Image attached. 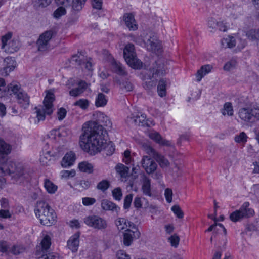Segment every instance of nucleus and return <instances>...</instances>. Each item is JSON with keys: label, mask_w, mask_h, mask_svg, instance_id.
Returning a JSON list of instances; mask_svg holds the SVG:
<instances>
[{"label": "nucleus", "mask_w": 259, "mask_h": 259, "mask_svg": "<svg viewBox=\"0 0 259 259\" xmlns=\"http://www.w3.org/2000/svg\"><path fill=\"white\" fill-rule=\"evenodd\" d=\"M103 126L96 121H89L82 126L80 145L84 150L94 153L104 150L106 155H112L115 151L111 142L107 143L103 139Z\"/></svg>", "instance_id": "nucleus-1"}, {"label": "nucleus", "mask_w": 259, "mask_h": 259, "mask_svg": "<svg viewBox=\"0 0 259 259\" xmlns=\"http://www.w3.org/2000/svg\"><path fill=\"white\" fill-rule=\"evenodd\" d=\"M167 73V67L161 60L156 61L149 69L142 73V78L144 81L143 87L150 91L156 85L157 78Z\"/></svg>", "instance_id": "nucleus-2"}, {"label": "nucleus", "mask_w": 259, "mask_h": 259, "mask_svg": "<svg viewBox=\"0 0 259 259\" xmlns=\"http://www.w3.org/2000/svg\"><path fill=\"white\" fill-rule=\"evenodd\" d=\"M35 213L41 224L44 225L49 226L56 221V213L46 202L42 201L37 202Z\"/></svg>", "instance_id": "nucleus-3"}, {"label": "nucleus", "mask_w": 259, "mask_h": 259, "mask_svg": "<svg viewBox=\"0 0 259 259\" xmlns=\"http://www.w3.org/2000/svg\"><path fill=\"white\" fill-rule=\"evenodd\" d=\"M54 100V94L52 92H48L44 100V106L42 108L40 109L35 107V109L36 110V117L38 122L45 120L46 114L51 115L53 113L54 110L53 102Z\"/></svg>", "instance_id": "nucleus-4"}, {"label": "nucleus", "mask_w": 259, "mask_h": 259, "mask_svg": "<svg viewBox=\"0 0 259 259\" xmlns=\"http://www.w3.org/2000/svg\"><path fill=\"white\" fill-rule=\"evenodd\" d=\"M23 174L24 168L21 163L9 161L0 165V176L13 175V177L20 178Z\"/></svg>", "instance_id": "nucleus-5"}, {"label": "nucleus", "mask_w": 259, "mask_h": 259, "mask_svg": "<svg viewBox=\"0 0 259 259\" xmlns=\"http://www.w3.org/2000/svg\"><path fill=\"white\" fill-rule=\"evenodd\" d=\"M123 55L125 60L131 67L140 69L142 67V62L136 57L133 44L129 43L125 46L123 50Z\"/></svg>", "instance_id": "nucleus-6"}, {"label": "nucleus", "mask_w": 259, "mask_h": 259, "mask_svg": "<svg viewBox=\"0 0 259 259\" xmlns=\"http://www.w3.org/2000/svg\"><path fill=\"white\" fill-rule=\"evenodd\" d=\"M249 203L244 202L239 209L236 210L230 214V219L233 222L241 221L242 219L252 217L254 213L253 209L249 208Z\"/></svg>", "instance_id": "nucleus-7"}, {"label": "nucleus", "mask_w": 259, "mask_h": 259, "mask_svg": "<svg viewBox=\"0 0 259 259\" xmlns=\"http://www.w3.org/2000/svg\"><path fill=\"white\" fill-rule=\"evenodd\" d=\"M84 223L96 230H103L107 227V221L98 215H92L84 218Z\"/></svg>", "instance_id": "nucleus-8"}, {"label": "nucleus", "mask_w": 259, "mask_h": 259, "mask_svg": "<svg viewBox=\"0 0 259 259\" xmlns=\"http://www.w3.org/2000/svg\"><path fill=\"white\" fill-rule=\"evenodd\" d=\"M145 150L147 154L152 156L158 163L162 168L167 167L170 165L168 160L151 146H146Z\"/></svg>", "instance_id": "nucleus-9"}, {"label": "nucleus", "mask_w": 259, "mask_h": 259, "mask_svg": "<svg viewBox=\"0 0 259 259\" xmlns=\"http://www.w3.org/2000/svg\"><path fill=\"white\" fill-rule=\"evenodd\" d=\"M53 35V31L48 30L44 32L39 36L36 42L39 51L45 52L49 50L50 48V41Z\"/></svg>", "instance_id": "nucleus-10"}, {"label": "nucleus", "mask_w": 259, "mask_h": 259, "mask_svg": "<svg viewBox=\"0 0 259 259\" xmlns=\"http://www.w3.org/2000/svg\"><path fill=\"white\" fill-rule=\"evenodd\" d=\"M130 228L127 229L123 234V243L125 245L128 246L131 245L134 239H138L140 237L141 233L134 223H131Z\"/></svg>", "instance_id": "nucleus-11"}, {"label": "nucleus", "mask_w": 259, "mask_h": 259, "mask_svg": "<svg viewBox=\"0 0 259 259\" xmlns=\"http://www.w3.org/2000/svg\"><path fill=\"white\" fill-rule=\"evenodd\" d=\"M145 44L147 49L155 53L161 52V45L158 40L157 35L152 32H150L145 39Z\"/></svg>", "instance_id": "nucleus-12"}, {"label": "nucleus", "mask_w": 259, "mask_h": 259, "mask_svg": "<svg viewBox=\"0 0 259 259\" xmlns=\"http://www.w3.org/2000/svg\"><path fill=\"white\" fill-rule=\"evenodd\" d=\"M142 167L148 174H153L157 168L156 162L148 156H143L141 161Z\"/></svg>", "instance_id": "nucleus-13"}, {"label": "nucleus", "mask_w": 259, "mask_h": 259, "mask_svg": "<svg viewBox=\"0 0 259 259\" xmlns=\"http://www.w3.org/2000/svg\"><path fill=\"white\" fill-rule=\"evenodd\" d=\"M254 107L252 108H241L238 112L239 118L245 122H251L253 121L256 118L254 115Z\"/></svg>", "instance_id": "nucleus-14"}, {"label": "nucleus", "mask_w": 259, "mask_h": 259, "mask_svg": "<svg viewBox=\"0 0 259 259\" xmlns=\"http://www.w3.org/2000/svg\"><path fill=\"white\" fill-rule=\"evenodd\" d=\"M122 20L130 31H135L138 29V25L132 13H125L122 17Z\"/></svg>", "instance_id": "nucleus-15"}, {"label": "nucleus", "mask_w": 259, "mask_h": 259, "mask_svg": "<svg viewBox=\"0 0 259 259\" xmlns=\"http://www.w3.org/2000/svg\"><path fill=\"white\" fill-rule=\"evenodd\" d=\"M146 115L139 112H135L127 117V121L129 123L144 125L146 124Z\"/></svg>", "instance_id": "nucleus-16"}, {"label": "nucleus", "mask_w": 259, "mask_h": 259, "mask_svg": "<svg viewBox=\"0 0 259 259\" xmlns=\"http://www.w3.org/2000/svg\"><path fill=\"white\" fill-rule=\"evenodd\" d=\"M148 137L160 145L165 146H171V142L169 141L164 139L160 134L157 132L152 131L149 132L148 134Z\"/></svg>", "instance_id": "nucleus-17"}, {"label": "nucleus", "mask_w": 259, "mask_h": 259, "mask_svg": "<svg viewBox=\"0 0 259 259\" xmlns=\"http://www.w3.org/2000/svg\"><path fill=\"white\" fill-rule=\"evenodd\" d=\"M88 84L83 80L78 83V87L74 88L69 91V95L71 96L77 97L82 94L87 89Z\"/></svg>", "instance_id": "nucleus-18"}, {"label": "nucleus", "mask_w": 259, "mask_h": 259, "mask_svg": "<svg viewBox=\"0 0 259 259\" xmlns=\"http://www.w3.org/2000/svg\"><path fill=\"white\" fill-rule=\"evenodd\" d=\"M79 244V233H76L72 236L67 242L68 248L72 252H75L77 251Z\"/></svg>", "instance_id": "nucleus-19"}, {"label": "nucleus", "mask_w": 259, "mask_h": 259, "mask_svg": "<svg viewBox=\"0 0 259 259\" xmlns=\"http://www.w3.org/2000/svg\"><path fill=\"white\" fill-rule=\"evenodd\" d=\"M101 207L104 210L111 211L113 212H115L117 214H118L120 210V208L115 203L107 199H104L102 201Z\"/></svg>", "instance_id": "nucleus-20"}, {"label": "nucleus", "mask_w": 259, "mask_h": 259, "mask_svg": "<svg viewBox=\"0 0 259 259\" xmlns=\"http://www.w3.org/2000/svg\"><path fill=\"white\" fill-rule=\"evenodd\" d=\"M112 69L113 71L120 76H126L127 75V72L125 67L119 62L114 60L112 62Z\"/></svg>", "instance_id": "nucleus-21"}, {"label": "nucleus", "mask_w": 259, "mask_h": 259, "mask_svg": "<svg viewBox=\"0 0 259 259\" xmlns=\"http://www.w3.org/2000/svg\"><path fill=\"white\" fill-rule=\"evenodd\" d=\"M11 151V145L0 139V162L4 160L5 156L10 153Z\"/></svg>", "instance_id": "nucleus-22"}, {"label": "nucleus", "mask_w": 259, "mask_h": 259, "mask_svg": "<svg viewBox=\"0 0 259 259\" xmlns=\"http://www.w3.org/2000/svg\"><path fill=\"white\" fill-rule=\"evenodd\" d=\"M16 98L17 99L18 103L21 107L26 108L29 105V97L28 96L27 93L23 91L19 92L17 94Z\"/></svg>", "instance_id": "nucleus-23"}, {"label": "nucleus", "mask_w": 259, "mask_h": 259, "mask_svg": "<svg viewBox=\"0 0 259 259\" xmlns=\"http://www.w3.org/2000/svg\"><path fill=\"white\" fill-rule=\"evenodd\" d=\"M142 190L143 193L148 196H152L151 188V180L145 175L143 176V183L142 185Z\"/></svg>", "instance_id": "nucleus-24"}, {"label": "nucleus", "mask_w": 259, "mask_h": 259, "mask_svg": "<svg viewBox=\"0 0 259 259\" xmlns=\"http://www.w3.org/2000/svg\"><path fill=\"white\" fill-rule=\"evenodd\" d=\"M75 160V154L70 151L67 153L61 161V165L64 167L71 166Z\"/></svg>", "instance_id": "nucleus-25"}, {"label": "nucleus", "mask_w": 259, "mask_h": 259, "mask_svg": "<svg viewBox=\"0 0 259 259\" xmlns=\"http://www.w3.org/2000/svg\"><path fill=\"white\" fill-rule=\"evenodd\" d=\"M115 224L118 230L121 231L127 229L128 227L130 228V225L133 222L128 221L126 219L124 218H118L115 220Z\"/></svg>", "instance_id": "nucleus-26"}, {"label": "nucleus", "mask_w": 259, "mask_h": 259, "mask_svg": "<svg viewBox=\"0 0 259 259\" xmlns=\"http://www.w3.org/2000/svg\"><path fill=\"white\" fill-rule=\"evenodd\" d=\"M212 69V67L210 65L202 66L201 68L197 71L196 74L197 80L200 81L204 75L211 71Z\"/></svg>", "instance_id": "nucleus-27"}, {"label": "nucleus", "mask_w": 259, "mask_h": 259, "mask_svg": "<svg viewBox=\"0 0 259 259\" xmlns=\"http://www.w3.org/2000/svg\"><path fill=\"white\" fill-rule=\"evenodd\" d=\"M52 0H33L32 5L36 10H40L48 6Z\"/></svg>", "instance_id": "nucleus-28"}, {"label": "nucleus", "mask_w": 259, "mask_h": 259, "mask_svg": "<svg viewBox=\"0 0 259 259\" xmlns=\"http://www.w3.org/2000/svg\"><path fill=\"white\" fill-rule=\"evenodd\" d=\"M107 99L106 96L102 93L97 95L95 100V106L97 107H104L107 103Z\"/></svg>", "instance_id": "nucleus-29"}, {"label": "nucleus", "mask_w": 259, "mask_h": 259, "mask_svg": "<svg viewBox=\"0 0 259 259\" xmlns=\"http://www.w3.org/2000/svg\"><path fill=\"white\" fill-rule=\"evenodd\" d=\"M221 111L224 116H233L234 111L232 103L230 102L225 103L223 106V109H221Z\"/></svg>", "instance_id": "nucleus-30"}, {"label": "nucleus", "mask_w": 259, "mask_h": 259, "mask_svg": "<svg viewBox=\"0 0 259 259\" xmlns=\"http://www.w3.org/2000/svg\"><path fill=\"white\" fill-rule=\"evenodd\" d=\"M120 89L125 92H131L134 89L133 83L128 79L119 83Z\"/></svg>", "instance_id": "nucleus-31"}, {"label": "nucleus", "mask_w": 259, "mask_h": 259, "mask_svg": "<svg viewBox=\"0 0 259 259\" xmlns=\"http://www.w3.org/2000/svg\"><path fill=\"white\" fill-rule=\"evenodd\" d=\"M78 168L81 171L88 174L92 173L93 171L92 164L86 161L80 162L78 165Z\"/></svg>", "instance_id": "nucleus-32"}, {"label": "nucleus", "mask_w": 259, "mask_h": 259, "mask_svg": "<svg viewBox=\"0 0 259 259\" xmlns=\"http://www.w3.org/2000/svg\"><path fill=\"white\" fill-rule=\"evenodd\" d=\"M166 81L164 79L159 80L157 86V92L159 96L163 97L166 95Z\"/></svg>", "instance_id": "nucleus-33"}, {"label": "nucleus", "mask_w": 259, "mask_h": 259, "mask_svg": "<svg viewBox=\"0 0 259 259\" xmlns=\"http://www.w3.org/2000/svg\"><path fill=\"white\" fill-rule=\"evenodd\" d=\"M116 170L122 178H126L128 176L130 168L122 164H118L116 166Z\"/></svg>", "instance_id": "nucleus-34"}, {"label": "nucleus", "mask_w": 259, "mask_h": 259, "mask_svg": "<svg viewBox=\"0 0 259 259\" xmlns=\"http://www.w3.org/2000/svg\"><path fill=\"white\" fill-rule=\"evenodd\" d=\"M222 45L224 48H231L236 45V42L233 37L228 36L227 38H223L221 41Z\"/></svg>", "instance_id": "nucleus-35"}, {"label": "nucleus", "mask_w": 259, "mask_h": 259, "mask_svg": "<svg viewBox=\"0 0 259 259\" xmlns=\"http://www.w3.org/2000/svg\"><path fill=\"white\" fill-rule=\"evenodd\" d=\"M44 186L47 192L51 194L54 193L57 189V186L48 179L45 180Z\"/></svg>", "instance_id": "nucleus-36"}, {"label": "nucleus", "mask_w": 259, "mask_h": 259, "mask_svg": "<svg viewBox=\"0 0 259 259\" xmlns=\"http://www.w3.org/2000/svg\"><path fill=\"white\" fill-rule=\"evenodd\" d=\"M85 57L81 53H78L72 56L71 62L74 63L75 65L81 66L84 61Z\"/></svg>", "instance_id": "nucleus-37"}, {"label": "nucleus", "mask_w": 259, "mask_h": 259, "mask_svg": "<svg viewBox=\"0 0 259 259\" xmlns=\"http://www.w3.org/2000/svg\"><path fill=\"white\" fill-rule=\"evenodd\" d=\"M90 105L89 101L87 99H80L73 104L74 106H78L82 110H86L88 108Z\"/></svg>", "instance_id": "nucleus-38"}, {"label": "nucleus", "mask_w": 259, "mask_h": 259, "mask_svg": "<svg viewBox=\"0 0 259 259\" xmlns=\"http://www.w3.org/2000/svg\"><path fill=\"white\" fill-rule=\"evenodd\" d=\"M246 36L251 40H259V29H251L247 32Z\"/></svg>", "instance_id": "nucleus-39"}, {"label": "nucleus", "mask_w": 259, "mask_h": 259, "mask_svg": "<svg viewBox=\"0 0 259 259\" xmlns=\"http://www.w3.org/2000/svg\"><path fill=\"white\" fill-rule=\"evenodd\" d=\"M51 245V238L48 235L44 237L41 242L42 251H47Z\"/></svg>", "instance_id": "nucleus-40"}, {"label": "nucleus", "mask_w": 259, "mask_h": 259, "mask_svg": "<svg viewBox=\"0 0 259 259\" xmlns=\"http://www.w3.org/2000/svg\"><path fill=\"white\" fill-rule=\"evenodd\" d=\"M247 136L244 132H241L239 135H237L234 137L235 141L237 143L244 144L246 142Z\"/></svg>", "instance_id": "nucleus-41"}, {"label": "nucleus", "mask_w": 259, "mask_h": 259, "mask_svg": "<svg viewBox=\"0 0 259 259\" xmlns=\"http://www.w3.org/2000/svg\"><path fill=\"white\" fill-rule=\"evenodd\" d=\"M25 250V248L23 246L20 245H15L12 247L10 251L14 255H18L24 252Z\"/></svg>", "instance_id": "nucleus-42"}, {"label": "nucleus", "mask_w": 259, "mask_h": 259, "mask_svg": "<svg viewBox=\"0 0 259 259\" xmlns=\"http://www.w3.org/2000/svg\"><path fill=\"white\" fill-rule=\"evenodd\" d=\"M110 185L109 181L106 180H104L98 184L97 188L104 192L110 187Z\"/></svg>", "instance_id": "nucleus-43"}, {"label": "nucleus", "mask_w": 259, "mask_h": 259, "mask_svg": "<svg viewBox=\"0 0 259 259\" xmlns=\"http://www.w3.org/2000/svg\"><path fill=\"white\" fill-rule=\"evenodd\" d=\"M50 153V151H47L45 154L40 156V162L42 165H46L48 164L49 161L51 160V155Z\"/></svg>", "instance_id": "nucleus-44"}, {"label": "nucleus", "mask_w": 259, "mask_h": 259, "mask_svg": "<svg viewBox=\"0 0 259 259\" xmlns=\"http://www.w3.org/2000/svg\"><path fill=\"white\" fill-rule=\"evenodd\" d=\"M99 120L103 124V126L107 127H111L112 126V123L109 117L103 114L100 117Z\"/></svg>", "instance_id": "nucleus-45"}, {"label": "nucleus", "mask_w": 259, "mask_h": 259, "mask_svg": "<svg viewBox=\"0 0 259 259\" xmlns=\"http://www.w3.org/2000/svg\"><path fill=\"white\" fill-rule=\"evenodd\" d=\"M8 88V91L12 92L16 96H17V94L19 92L22 91L18 85L13 83H11L9 84Z\"/></svg>", "instance_id": "nucleus-46"}, {"label": "nucleus", "mask_w": 259, "mask_h": 259, "mask_svg": "<svg viewBox=\"0 0 259 259\" xmlns=\"http://www.w3.org/2000/svg\"><path fill=\"white\" fill-rule=\"evenodd\" d=\"M171 210L178 218L182 219L184 217V213L179 205L173 206L171 207Z\"/></svg>", "instance_id": "nucleus-47"}, {"label": "nucleus", "mask_w": 259, "mask_h": 259, "mask_svg": "<svg viewBox=\"0 0 259 259\" xmlns=\"http://www.w3.org/2000/svg\"><path fill=\"white\" fill-rule=\"evenodd\" d=\"M112 195L114 198L117 200H120L122 196V191L120 188L118 187L114 189L112 192Z\"/></svg>", "instance_id": "nucleus-48"}, {"label": "nucleus", "mask_w": 259, "mask_h": 259, "mask_svg": "<svg viewBox=\"0 0 259 259\" xmlns=\"http://www.w3.org/2000/svg\"><path fill=\"white\" fill-rule=\"evenodd\" d=\"M168 240L170 242L171 245L176 248L179 245L180 238L178 235L175 234L174 235H171L168 238Z\"/></svg>", "instance_id": "nucleus-49"}, {"label": "nucleus", "mask_w": 259, "mask_h": 259, "mask_svg": "<svg viewBox=\"0 0 259 259\" xmlns=\"http://www.w3.org/2000/svg\"><path fill=\"white\" fill-rule=\"evenodd\" d=\"M66 10L63 7H60L57 9L54 12V17L56 18H59L62 16L66 14Z\"/></svg>", "instance_id": "nucleus-50"}, {"label": "nucleus", "mask_w": 259, "mask_h": 259, "mask_svg": "<svg viewBox=\"0 0 259 259\" xmlns=\"http://www.w3.org/2000/svg\"><path fill=\"white\" fill-rule=\"evenodd\" d=\"M236 64V61L235 59H232L225 64L224 69L225 70L229 71L232 68H234Z\"/></svg>", "instance_id": "nucleus-51"}, {"label": "nucleus", "mask_w": 259, "mask_h": 259, "mask_svg": "<svg viewBox=\"0 0 259 259\" xmlns=\"http://www.w3.org/2000/svg\"><path fill=\"white\" fill-rule=\"evenodd\" d=\"M75 171L73 169L71 170H62L61 172V177L63 178H72L75 176Z\"/></svg>", "instance_id": "nucleus-52"}, {"label": "nucleus", "mask_w": 259, "mask_h": 259, "mask_svg": "<svg viewBox=\"0 0 259 259\" xmlns=\"http://www.w3.org/2000/svg\"><path fill=\"white\" fill-rule=\"evenodd\" d=\"M133 200V194L126 195L124 200V208L127 209L130 207Z\"/></svg>", "instance_id": "nucleus-53"}, {"label": "nucleus", "mask_w": 259, "mask_h": 259, "mask_svg": "<svg viewBox=\"0 0 259 259\" xmlns=\"http://www.w3.org/2000/svg\"><path fill=\"white\" fill-rule=\"evenodd\" d=\"M83 4L84 3L80 0H73L72 8L74 10L79 11L82 9V6Z\"/></svg>", "instance_id": "nucleus-54"}, {"label": "nucleus", "mask_w": 259, "mask_h": 259, "mask_svg": "<svg viewBox=\"0 0 259 259\" xmlns=\"http://www.w3.org/2000/svg\"><path fill=\"white\" fill-rule=\"evenodd\" d=\"M82 68H84L85 69H87L88 70H92L93 69L92 68V63L91 62V59L89 58V60H88L86 58H84V61L82 64Z\"/></svg>", "instance_id": "nucleus-55"}, {"label": "nucleus", "mask_w": 259, "mask_h": 259, "mask_svg": "<svg viewBox=\"0 0 259 259\" xmlns=\"http://www.w3.org/2000/svg\"><path fill=\"white\" fill-rule=\"evenodd\" d=\"M96 202V199L94 198L84 197L82 198V203L85 206H89L94 204Z\"/></svg>", "instance_id": "nucleus-56"}, {"label": "nucleus", "mask_w": 259, "mask_h": 259, "mask_svg": "<svg viewBox=\"0 0 259 259\" xmlns=\"http://www.w3.org/2000/svg\"><path fill=\"white\" fill-rule=\"evenodd\" d=\"M164 195L165 199L168 203H170L172 201V191L171 189L166 188L165 190Z\"/></svg>", "instance_id": "nucleus-57"}, {"label": "nucleus", "mask_w": 259, "mask_h": 259, "mask_svg": "<svg viewBox=\"0 0 259 259\" xmlns=\"http://www.w3.org/2000/svg\"><path fill=\"white\" fill-rule=\"evenodd\" d=\"M67 111L64 108H61L59 109L57 114L59 120H62L66 116Z\"/></svg>", "instance_id": "nucleus-58"}, {"label": "nucleus", "mask_w": 259, "mask_h": 259, "mask_svg": "<svg viewBox=\"0 0 259 259\" xmlns=\"http://www.w3.org/2000/svg\"><path fill=\"white\" fill-rule=\"evenodd\" d=\"M38 259H59L58 256L53 253L43 254Z\"/></svg>", "instance_id": "nucleus-59"}, {"label": "nucleus", "mask_w": 259, "mask_h": 259, "mask_svg": "<svg viewBox=\"0 0 259 259\" xmlns=\"http://www.w3.org/2000/svg\"><path fill=\"white\" fill-rule=\"evenodd\" d=\"M9 246L5 241H0V251L3 253H6L8 251Z\"/></svg>", "instance_id": "nucleus-60"}, {"label": "nucleus", "mask_w": 259, "mask_h": 259, "mask_svg": "<svg viewBox=\"0 0 259 259\" xmlns=\"http://www.w3.org/2000/svg\"><path fill=\"white\" fill-rule=\"evenodd\" d=\"M130 154L131 152L130 150H126L124 152V158H123V161L127 164L130 163L131 161V157Z\"/></svg>", "instance_id": "nucleus-61"}, {"label": "nucleus", "mask_w": 259, "mask_h": 259, "mask_svg": "<svg viewBox=\"0 0 259 259\" xmlns=\"http://www.w3.org/2000/svg\"><path fill=\"white\" fill-rule=\"evenodd\" d=\"M92 6L94 9H101L102 6V0H93Z\"/></svg>", "instance_id": "nucleus-62"}, {"label": "nucleus", "mask_w": 259, "mask_h": 259, "mask_svg": "<svg viewBox=\"0 0 259 259\" xmlns=\"http://www.w3.org/2000/svg\"><path fill=\"white\" fill-rule=\"evenodd\" d=\"M117 257L118 259H131L130 255L123 250H120L117 252Z\"/></svg>", "instance_id": "nucleus-63"}, {"label": "nucleus", "mask_w": 259, "mask_h": 259, "mask_svg": "<svg viewBox=\"0 0 259 259\" xmlns=\"http://www.w3.org/2000/svg\"><path fill=\"white\" fill-rule=\"evenodd\" d=\"M11 37H12V34L10 33H8L2 37V48H4L5 46L7 44V41L9 40V39H10Z\"/></svg>", "instance_id": "nucleus-64"}]
</instances>
